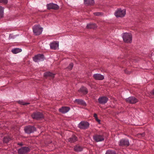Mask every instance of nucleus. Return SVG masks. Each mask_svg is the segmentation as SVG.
I'll list each match as a JSON object with an SVG mask.
<instances>
[{
  "instance_id": "f257e3e1",
  "label": "nucleus",
  "mask_w": 154,
  "mask_h": 154,
  "mask_svg": "<svg viewBox=\"0 0 154 154\" xmlns=\"http://www.w3.org/2000/svg\"><path fill=\"white\" fill-rule=\"evenodd\" d=\"M122 37L124 42L126 43H131L132 42V36L130 33H124L122 34Z\"/></svg>"
},
{
  "instance_id": "f03ea898",
  "label": "nucleus",
  "mask_w": 154,
  "mask_h": 154,
  "mask_svg": "<svg viewBox=\"0 0 154 154\" xmlns=\"http://www.w3.org/2000/svg\"><path fill=\"white\" fill-rule=\"evenodd\" d=\"M43 29V28L39 24L35 25L32 27L33 32L35 35H38L41 34Z\"/></svg>"
},
{
  "instance_id": "7ed1b4c3",
  "label": "nucleus",
  "mask_w": 154,
  "mask_h": 154,
  "mask_svg": "<svg viewBox=\"0 0 154 154\" xmlns=\"http://www.w3.org/2000/svg\"><path fill=\"white\" fill-rule=\"evenodd\" d=\"M32 118L36 120H40L44 117L43 115L42 112L36 111L33 113L31 115Z\"/></svg>"
},
{
  "instance_id": "20e7f679",
  "label": "nucleus",
  "mask_w": 154,
  "mask_h": 154,
  "mask_svg": "<svg viewBox=\"0 0 154 154\" xmlns=\"http://www.w3.org/2000/svg\"><path fill=\"white\" fill-rule=\"evenodd\" d=\"M125 14V10H122L121 8H118L114 13L115 15L117 17H123Z\"/></svg>"
},
{
  "instance_id": "39448f33",
  "label": "nucleus",
  "mask_w": 154,
  "mask_h": 154,
  "mask_svg": "<svg viewBox=\"0 0 154 154\" xmlns=\"http://www.w3.org/2000/svg\"><path fill=\"white\" fill-rule=\"evenodd\" d=\"M36 130V128L33 126L28 125L24 128V130L25 133L28 134L33 133Z\"/></svg>"
},
{
  "instance_id": "423d86ee",
  "label": "nucleus",
  "mask_w": 154,
  "mask_h": 154,
  "mask_svg": "<svg viewBox=\"0 0 154 154\" xmlns=\"http://www.w3.org/2000/svg\"><path fill=\"white\" fill-rule=\"evenodd\" d=\"M129 140L126 138H123L121 139L119 143L120 146L127 147L130 145Z\"/></svg>"
},
{
  "instance_id": "0eeeda50",
  "label": "nucleus",
  "mask_w": 154,
  "mask_h": 154,
  "mask_svg": "<svg viewBox=\"0 0 154 154\" xmlns=\"http://www.w3.org/2000/svg\"><path fill=\"white\" fill-rule=\"evenodd\" d=\"M127 103L131 104H134L138 102V100L134 96H131L125 99Z\"/></svg>"
},
{
  "instance_id": "6e6552de",
  "label": "nucleus",
  "mask_w": 154,
  "mask_h": 154,
  "mask_svg": "<svg viewBox=\"0 0 154 154\" xmlns=\"http://www.w3.org/2000/svg\"><path fill=\"white\" fill-rule=\"evenodd\" d=\"M33 61L35 62H38L42 61L45 59V57L43 54H39L35 55L33 57Z\"/></svg>"
},
{
  "instance_id": "1a4fd4ad",
  "label": "nucleus",
  "mask_w": 154,
  "mask_h": 154,
  "mask_svg": "<svg viewBox=\"0 0 154 154\" xmlns=\"http://www.w3.org/2000/svg\"><path fill=\"white\" fill-rule=\"evenodd\" d=\"M30 150L28 147H23L18 149V152L19 154H26L30 151Z\"/></svg>"
},
{
  "instance_id": "9d476101",
  "label": "nucleus",
  "mask_w": 154,
  "mask_h": 154,
  "mask_svg": "<svg viewBox=\"0 0 154 154\" xmlns=\"http://www.w3.org/2000/svg\"><path fill=\"white\" fill-rule=\"evenodd\" d=\"M89 125L88 122L82 121L79 124L78 127L81 129H85L89 127Z\"/></svg>"
},
{
  "instance_id": "9b49d317",
  "label": "nucleus",
  "mask_w": 154,
  "mask_h": 154,
  "mask_svg": "<svg viewBox=\"0 0 154 154\" xmlns=\"http://www.w3.org/2000/svg\"><path fill=\"white\" fill-rule=\"evenodd\" d=\"M48 9L50 10L51 9L54 10H57L59 8V6L53 3H50L47 5H46Z\"/></svg>"
},
{
  "instance_id": "f8f14e48",
  "label": "nucleus",
  "mask_w": 154,
  "mask_h": 154,
  "mask_svg": "<svg viewBox=\"0 0 154 154\" xmlns=\"http://www.w3.org/2000/svg\"><path fill=\"white\" fill-rule=\"evenodd\" d=\"M93 138L96 142L103 141L104 140V137L102 135L95 134L93 136Z\"/></svg>"
},
{
  "instance_id": "ddd939ff",
  "label": "nucleus",
  "mask_w": 154,
  "mask_h": 154,
  "mask_svg": "<svg viewBox=\"0 0 154 154\" xmlns=\"http://www.w3.org/2000/svg\"><path fill=\"white\" fill-rule=\"evenodd\" d=\"M108 98L106 96L101 97L98 99V101L100 104H104L108 100Z\"/></svg>"
},
{
  "instance_id": "4468645a",
  "label": "nucleus",
  "mask_w": 154,
  "mask_h": 154,
  "mask_svg": "<svg viewBox=\"0 0 154 154\" xmlns=\"http://www.w3.org/2000/svg\"><path fill=\"white\" fill-rule=\"evenodd\" d=\"M78 91L80 93L82 94L83 95H85L88 94V89L84 86H82L78 90Z\"/></svg>"
},
{
  "instance_id": "2eb2a0df",
  "label": "nucleus",
  "mask_w": 154,
  "mask_h": 154,
  "mask_svg": "<svg viewBox=\"0 0 154 154\" xmlns=\"http://www.w3.org/2000/svg\"><path fill=\"white\" fill-rule=\"evenodd\" d=\"M93 77L95 79L98 80H102L104 79V76L103 75L98 73L94 74Z\"/></svg>"
},
{
  "instance_id": "dca6fc26",
  "label": "nucleus",
  "mask_w": 154,
  "mask_h": 154,
  "mask_svg": "<svg viewBox=\"0 0 154 154\" xmlns=\"http://www.w3.org/2000/svg\"><path fill=\"white\" fill-rule=\"evenodd\" d=\"M70 109V107L67 106H62L59 109V111L63 114L68 112Z\"/></svg>"
},
{
  "instance_id": "f3484780",
  "label": "nucleus",
  "mask_w": 154,
  "mask_h": 154,
  "mask_svg": "<svg viewBox=\"0 0 154 154\" xmlns=\"http://www.w3.org/2000/svg\"><path fill=\"white\" fill-rule=\"evenodd\" d=\"M55 74L49 72H46L44 73V77H51L52 78H54V77Z\"/></svg>"
},
{
  "instance_id": "a211bd4d",
  "label": "nucleus",
  "mask_w": 154,
  "mask_h": 154,
  "mask_svg": "<svg viewBox=\"0 0 154 154\" xmlns=\"http://www.w3.org/2000/svg\"><path fill=\"white\" fill-rule=\"evenodd\" d=\"M50 45L51 49L56 50L58 48L59 44L58 43L53 42L51 43Z\"/></svg>"
},
{
  "instance_id": "6ab92c4d",
  "label": "nucleus",
  "mask_w": 154,
  "mask_h": 154,
  "mask_svg": "<svg viewBox=\"0 0 154 154\" xmlns=\"http://www.w3.org/2000/svg\"><path fill=\"white\" fill-rule=\"evenodd\" d=\"M74 102L75 103H77L78 104L84 106H85L86 105L85 102L82 99H76Z\"/></svg>"
},
{
  "instance_id": "aec40b11",
  "label": "nucleus",
  "mask_w": 154,
  "mask_h": 154,
  "mask_svg": "<svg viewBox=\"0 0 154 154\" xmlns=\"http://www.w3.org/2000/svg\"><path fill=\"white\" fill-rule=\"evenodd\" d=\"M78 140L77 137L75 135H72L68 139V141L71 143H73L77 141Z\"/></svg>"
},
{
  "instance_id": "412c9836",
  "label": "nucleus",
  "mask_w": 154,
  "mask_h": 154,
  "mask_svg": "<svg viewBox=\"0 0 154 154\" xmlns=\"http://www.w3.org/2000/svg\"><path fill=\"white\" fill-rule=\"evenodd\" d=\"M86 27L87 29H95L97 27V26L96 24L90 23L87 24Z\"/></svg>"
},
{
  "instance_id": "4be33fe9",
  "label": "nucleus",
  "mask_w": 154,
  "mask_h": 154,
  "mask_svg": "<svg viewBox=\"0 0 154 154\" xmlns=\"http://www.w3.org/2000/svg\"><path fill=\"white\" fill-rule=\"evenodd\" d=\"M84 3L88 5H92L94 3V0H84Z\"/></svg>"
},
{
  "instance_id": "5701e85b",
  "label": "nucleus",
  "mask_w": 154,
  "mask_h": 154,
  "mask_svg": "<svg viewBox=\"0 0 154 154\" xmlns=\"http://www.w3.org/2000/svg\"><path fill=\"white\" fill-rule=\"evenodd\" d=\"M74 151L76 152H79L82 150V147L79 145H76L74 146Z\"/></svg>"
},
{
  "instance_id": "b1692460",
  "label": "nucleus",
  "mask_w": 154,
  "mask_h": 154,
  "mask_svg": "<svg viewBox=\"0 0 154 154\" xmlns=\"http://www.w3.org/2000/svg\"><path fill=\"white\" fill-rule=\"evenodd\" d=\"M21 49L19 48H15L12 50V52L14 54H16L22 51Z\"/></svg>"
},
{
  "instance_id": "393cba45",
  "label": "nucleus",
  "mask_w": 154,
  "mask_h": 154,
  "mask_svg": "<svg viewBox=\"0 0 154 154\" xmlns=\"http://www.w3.org/2000/svg\"><path fill=\"white\" fill-rule=\"evenodd\" d=\"M11 138L9 136L5 137L3 139V142L4 143H7L11 140Z\"/></svg>"
},
{
  "instance_id": "a878e982",
  "label": "nucleus",
  "mask_w": 154,
  "mask_h": 154,
  "mask_svg": "<svg viewBox=\"0 0 154 154\" xmlns=\"http://www.w3.org/2000/svg\"><path fill=\"white\" fill-rule=\"evenodd\" d=\"M105 154H117L116 152L112 150H108L106 152Z\"/></svg>"
},
{
  "instance_id": "bb28decb",
  "label": "nucleus",
  "mask_w": 154,
  "mask_h": 154,
  "mask_svg": "<svg viewBox=\"0 0 154 154\" xmlns=\"http://www.w3.org/2000/svg\"><path fill=\"white\" fill-rule=\"evenodd\" d=\"M4 8L2 7H0V17H3Z\"/></svg>"
},
{
  "instance_id": "cd10ccee",
  "label": "nucleus",
  "mask_w": 154,
  "mask_h": 154,
  "mask_svg": "<svg viewBox=\"0 0 154 154\" xmlns=\"http://www.w3.org/2000/svg\"><path fill=\"white\" fill-rule=\"evenodd\" d=\"M93 14L94 15L96 16H99L103 15L102 13L100 12H94Z\"/></svg>"
},
{
  "instance_id": "c85d7f7f",
  "label": "nucleus",
  "mask_w": 154,
  "mask_h": 154,
  "mask_svg": "<svg viewBox=\"0 0 154 154\" xmlns=\"http://www.w3.org/2000/svg\"><path fill=\"white\" fill-rule=\"evenodd\" d=\"M73 63H70L69 65V66H68L67 68L69 69L70 70H71L72 69L73 67Z\"/></svg>"
},
{
  "instance_id": "c756f323",
  "label": "nucleus",
  "mask_w": 154,
  "mask_h": 154,
  "mask_svg": "<svg viewBox=\"0 0 154 154\" xmlns=\"http://www.w3.org/2000/svg\"><path fill=\"white\" fill-rule=\"evenodd\" d=\"M8 2V0H0V3L7 4Z\"/></svg>"
},
{
  "instance_id": "7c9ffc66",
  "label": "nucleus",
  "mask_w": 154,
  "mask_h": 154,
  "mask_svg": "<svg viewBox=\"0 0 154 154\" xmlns=\"http://www.w3.org/2000/svg\"><path fill=\"white\" fill-rule=\"evenodd\" d=\"M18 103L21 105H24L25 102L19 100L18 101Z\"/></svg>"
},
{
  "instance_id": "2f4dec72",
  "label": "nucleus",
  "mask_w": 154,
  "mask_h": 154,
  "mask_svg": "<svg viewBox=\"0 0 154 154\" xmlns=\"http://www.w3.org/2000/svg\"><path fill=\"white\" fill-rule=\"evenodd\" d=\"M137 135L138 137H143L144 136V133L142 134H137Z\"/></svg>"
},
{
  "instance_id": "473e14b6",
  "label": "nucleus",
  "mask_w": 154,
  "mask_h": 154,
  "mask_svg": "<svg viewBox=\"0 0 154 154\" xmlns=\"http://www.w3.org/2000/svg\"><path fill=\"white\" fill-rule=\"evenodd\" d=\"M150 95H154V89L150 93Z\"/></svg>"
},
{
  "instance_id": "72a5a7b5",
  "label": "nucleus",
  "mask_w": 154,
  "mask_h": 154,
  "mask_svg": "<svg viewBox=\"0 0 154 154\" xmlns=\"http://www.w3.org/2000/svg\"><path fill=\"white\" fill-rule=\"evenodd\" d=\"M95 119L98 122L99 124H100V120L98 119V117L96 118Z\"/></svg>"
},
{
  "instance_id": "f704fd0d",
  "label": "nucleus",
  "mask_w": 154,
  "mask_h": 154,
  "mask_svg": "<svg viewBox=\"0 0 154 154\" xmlns=\"http://www.w3.org/2000/svg\"><path fill=\"white\" fill-rule=\"evenodd\" d=\"M17 145L20 146H22L23 145V143H17Z\"/></svg>"
},
{
  "instance_id": "c9c22d12",
  "label": "nucleus",
  "mask_w": 154,
  "mask_h": 154,
  "mask_svg": "<svg viewBox=\"0 0 154 154\" xmlns=\"http://www.w3.org/2000/svg\"><path fill=\"white\" fill-rule=\"evenodd\" d=\"M94 117L95 118V119H96V118H97V115L96 114L94 113Z\"/></svg>"
},
{
  "instance_id": "e433bc0d",
  "label": "nucleus",
  "mask_w": 154,
  "mask_h": 154,
  "mask_svg": "<svg viewBox=\"0 0 154 154\" xmlns=\"http://www.w3.org/2000/svg\"><path fill=\"white\" fill-rule=\"evenodd\" d=\"M29 104V103H25L24 104V105H27Z\"/></svg>"
},
{
  "instance_id": "4c0bfd02",
  "label": "nucleus",
  "mask_w": 154,
  "mask_h": 154,
  "mask_svg": "<svg viewBox=\"0 0 154 154\" xmlns=\"http://www.w3.org/2000/svg\"><path fill=\"white\" fill-rule=\"evenodd\" d=\"M12 38V36H11V35H10L9 36V38L10 39H11Z\"/></svg>"
},
{
  "instance_id": "58836bf2",
  "label": "nucleus",
  "mask_w": 154,
  "mask_h": 154,
  "mask_svg": "<svg viewBox=\"0 0 154 154\" xmlns=\"http://www.w3.org/2000/svg\"><path fill=\"white\" fill-rule=\"evenodd\" d=\"M125 73H126V70H125Z\"/></svg>"
}]
</instances>
